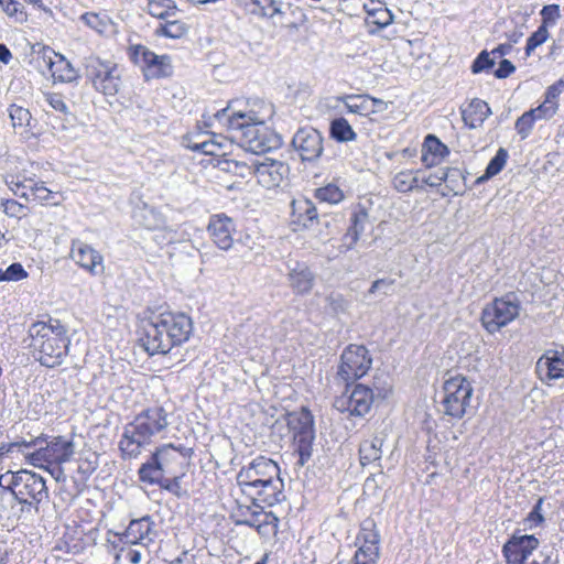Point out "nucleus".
<instances>
[{"label":"nucleus","instance_id":"nucleus-1","mask_svg":"<svg viewBox=\"0 0 564 564\" xmlns=\"http://www.w3.org/2000/svg\"><path fill=\"white\" fill-rule=\"evenodd\" d=\"M272 108L262 104L258 110H232L230 106L218 110L214 117L230 133L241 148L254 154H262L280 148L281 137L265 124Z\"/></svg>","mask_w":564,"mask_h":564},{"label":"nucleus","instance_id":"nucleus-2","mask_svg":"<svg viewBox=\"0 0 564 564\" xmlns=\"http://www.w3.org/2000/svg\"><path fill=\"white\" fill-rule=\"evenodd\" d=\"M237 484L257 507H272L285 499L280 467L264 456H258L243 466L237 474Z\"/></svg>","mask_w":564,"mask_h":564},{"label":"nucleus","instance_id":"nucleus-3","mask_svg":"<svg viewBox=\"0 0 564 564\" xmlns=\"http://www.w3.org/2000/svg\"><path fill=\"white\" fill-rule=\"evenodd\" d=\"M169 426L167 412L162 406H152L141 411L123 426L118 443L123 459H135L142 451L153 443V438Z\"/></svg>","mask_w":564,"mask_h":564},{"label":"nucleus","instance_id":"nucleus-4","mask_svg":"<svg viewBox=\"0 0 564 564\" xmlns=\"http://www.w3.org/2000/svg\"><path fill=\"white\" fill-rule=\"evenodd\" d=\"M30 348L35 360L42 366L54 368L64 362L68 354L69 338L65 326L58 319L36 322L29 329Z\"/></svg>","mask_w":564,"mask_h":564},{"label":"nucleus","instance_id":"nucleus-5","mask_svg":"<svg viewBox=\"0 0 564 564\" xmlns=\"http://www.w3.org/2000/svg\"><path fill=\"white\" fill-rule=\"evenodd\" d=\"M12 499L21 505L22 512L35 513L40 511V505L47 502L50 498L46 480L39 474L21 469L10 474L9 486Z\"/></svg>","mask_w":564,"mask_h":564},{"label":"nucleus","instance_id":"nucleus-6","mask_svg":"<svg viewBox=\"0 0 564 564\" xmlns=\"http://www.w3.org/2000/svg\"><path fill=\"white\" fill-rule=\"evenodd\" d=\"M183 460L184 455L180 448L172 444L162 445L140 466L139 479L142 482L154 484L160 480V476L176 474Z\"/></svg>","mask_w":564,"mask_h":564},{"label":"nucleus","instance_id":"nucleus-7","mask_svg":"<svg viewBox=\"0 0 564 564\" xmlns=\"http://www.w3.org/2000/svg\"><path fill=\"white\" fill-rule=\"evenodd\" d=\"M84 66L87 79L97 91L106 96H115L119 91L121 72L116 63L90 55L85 58Z\"/></svg>","mask_w":564,"mask_h":564},{"label":"nucleus","instance_id":"nucleus-8","mask_svg":"<svg viewBox=\"0 0 564 564\" xmlns=\"http://www.w3.org/2000/svg\"><path fill=\"white\" fill-rule=\"evenodd\" d=\"M288 426L293 433L295 451L299 454L297 464L304 466L312 456V445L315 438L313 414L306 408H302L299 412H292L288 417Z\"/></svg>","mask_w":564,"mask_h":564},{"label":"nucleus","instance_id":"nucleus-9","mask_svg":"<svg viewBox=\"0 0 564 564\" xmlns=\"http://www.w3.org/2000/svg\"><path fill=\"white\" fill-rule=\"evenodd\" d=\"M473 391L471 383L460 375L447 379L443 384L444 413L453 419H462L470 403Z\"/></svg>","mask_w":564,"mask_h":564},{"label":"nucleus","instance_id":"nucleus-10","mask_svg":"<svg viewBox=\"0 0 564 564\" xmlns=\"http://www.w3.org/2000/svg\"><path fill=\"white\" fill-rule=\"evenodd\" d=\"M45 442L41 447L32 453L25 454L29 464L34 467H44L47 465H62L70 460L75 453V445L72 440L64 436H55L48 441L45 436Z\"/></svg>","mask_w":564,"mask_h":564},{"label":"nucleus","instance_id":"nucleus-11","mask_svg":"<svg viewBox=\"0 0 564 564\" xmlns=\"http://www.w3.org/2000/svg\"><path fill=\"white\" fill-rule=\"evenodd\" d=\"M131 61L141 67L147 79L169 77L173 73L171 57L158 55L144 45H132L129 48Z\"/></svg>","mask_w":564,"mask_h":564},{"label":"nucleus","instance_id":"nucleus-12","mask_svg":"<svg viewBox=\"0 0 564 564\" xmlns=\"http://www.w3.org/2000/svg\"><path fill=\"white\" fill-rule=\"evenodd\" d=\"M372 359L364 345H349L340 356L337 376L345 382L364 377L370 369Z\"/></svg>","mask_w":564,"mask_h":564},{"label":"nucleus","instance_id":"nucleus-13","mask_svg":"<svg viewBox=\"0 0 564 564\" xmlns=\"http://www.w3.org/2000/svg\"><path fill=\"white\" fill-rule=\"evenodd\" d=\"M519 311L518 301L514 296L508 294L505 297L496 299L484 308L481 323L489 333L494 334L518 317Z\"/></svg>","mask_w":564,"mask_h":564},{"label":"nucleus","instance_id":"nucleus-14","mask_svg":"<svg viewBox=\"0 0 564 564\" xmlns=\"http://www.w3.org/2000/svg\"><path fill=\"white\" fill-rule=\"evenodd\" d=\"M373 403V391L364 384H356L351 391L348 389L334 401V408L349 416L366 415Z\"/></svg>","mask_w":564,"mask_h":564},{"label":"nucleus","instance_id":"nucleus-15","mask_svg":"<svg viewBox=\"0 0 564 564\" xmlns=\"http://www.w3.org/2000/svg\"><path fill=\"white\" fill-rule=\"evenodd\" d=\"M149 318L153 322H158L161 332H165L170 337L173 336L172 341L175 347L186 343L192 335L193 322L185 313H152Z\"/></svg>","mask_w":564,"mask_h":564},{"label":"nucleus","instance_id":"nucleus-16","mask_svg":"<svg viewBox=\"0 0 564 564\" xmlns=\"http://www.w3.org/2000/svg\"><path fill=\"white\" fill-rule=\"evenodd\" d=\"M248 170L250 174L256 176L258 183L268 189L279 187L290 173L286 163L270 158L251 161Z\"/></svg>","mask_w":564,"mask_h":564},{"label":"nucleus","instance_id":"nucleus-17","mask_svg":"<svg viewBox=\"0 0 564 564\" xmlns=\"http://www.w3.org/2000/svg\"><path fill=\"white\" fill-rule=\"evenodd\" d=\"M323 137L312 127L302 128L292 138V145L303 162L316 161L324 151Z\"/></svg>","mask_w":564,"mask_h":564},{"label":"nucleus","instance_id":"nucleus-18","mask_svg":"<svg viewBox=\"0 0 564 564\" xmlns=\"http://www.w3.org/2000/svg\"><path fill=\"white\" fill-rule=\"evenodd\" d=\"M36 54L37 58L43 61L54 82L72 83L78 78V72L70 62L51 47L42 46Z\"/></svg>","mask_w":564,"mask_h":564},{"label":"nucleus","instance_id":"nucleus-19","mask_svg":"<svg viewBox=\"0 0 564 564\" xmlns=\"http://www.w3.org/2000/svg\"><path fill=\"white\" fill-rule=\"evenodd\" d=\"M173 336L170 337L165 332H161L158 322H153L149 317L142 321V335L140 341L150 355L162 354L165 355L175 347L172 341Z\"/></svg>","mask_w":564,"mask_h":564},{"label":"nucleus","instance_id":"nucleus-20","mask_svg":"<svg viewBox=\"0 0 564 564\" xmlns=\"http://www.w3.org/2000/svg\"><path fill=\"white\" fill-rule=\"evenodd\" d=\"M155 523L150 516L131 520L122 533H116L119 542L123 544L149 545L156 536Z\"/></svg>","mask_w":564,"mask_h":564},{"label":"nucleus","instance_id":"nucleus-21","mask_svg":"<svg viewBox=\"0 0 564 564\" xmlns=\"http://www.w3.org/2000/svg\"><path fill=\"white\" fill-rule=\"evenodd\" d=\"M539 540L534 535L513 534L502 546V554L507 564H524L529 556L539 547Z\"/></svg>","mask_w":564,"mask_h":564},{"label":"nucleus","instance_id":"nucleus-22","mask_svg":"<svg viewBox=\"0 0 564 564\" xmlns=\"http://www.w3.org/2000/svg\"><path fill=\"white\" fill-rule=\"evenodd\" d=\"M207 231L213 242L224 251L231 249L234 234L236 232L235 220L224 213L214 214L209 217Z\"/></svg>","mask_w":564,"mask_h":564},{"label":"nucleus","instance_id":"nucleus-23","mask_svg":"<svg viewBox=\"0 0 564 564\" xmlns=\"http://www.w3.org/2000/svg\"><path fill=\"white\" fill-rule=\"evenodd\" d=\"M539 379L551 386L553 381L564 379V351L549 349L535 364Z\"/></svg>","mask_w":564,"mask_h":564},{"label":"nucleus","instance_id":"nucleus-24","mask_svg":"<svg viewBox=\"0 0 564 564\" xmlns=\"http://www.w3.org/2000/svg\"><path fill=\"white\" fill-rule=\"evenodd\" d=\"M70 258L91 275H101L105 271L104 257L100 252L80 240L72 242Z\"/></svg>","mask_w":564,"mask_h":564},{"label":"nucleus","instance_id":"nucleus-25","mask_svg":"<svg viewBox=\"0 0 564 564\" xmlns=\"http://www.w3.org/2000/svg\"><path fill=\"white\" fill-rule=\"evenodd\" d=\"M346 111L361 117L383 111L388 105L381 99L370 97L369 95H344L338 97Z\"/></svg>","mask_w":564,"mask_h":564},{"label":"nucleus","instance_id":"nucleus-26","mask_svg":"<svg viewBox=\"0 0 564 564\" xmlns=\"http://www.w3.org/2000/svg\"><path fill=\"white\" fill-rule=\"evenodd\" d=\"M370 226L369 214L366 208L361 206H357L354 208L350 219L349 226L347 228L346 234L341 238V243L339 246L340 252H347L357 245L358 240L365 232L366 228Z\"/></svg>","mask_w":564,"mask_h":564},{"label":"nucleus","instance_id":"nucleus-27","mask_svg":"<svg viewBox=\"0 0 564 564\" xmlns=\"http://www.w3.org/2000/svg\"><path fill=\"white\" fill-rule=\"evenodd\" d=\"M291 223L297 228L308 229L318 223L316 206L305 196H299L291 202Z\"/></svg>","mask_w":564,"mask_h":564},{"label":"nucleus","instance_id":"nucleus-28","mask_svg":"<svg viewBox=\"0 0 564 564\" xmlns=\"http://www.w3.org/2000/svg\"><path fill=\"white\" fill-rule=\"evenodd\" d=\"M449 154L448 148L434 134H427L421 150V162L427 169L438 165Z\"/></svg>","mask_w":564,"mask_h":564},{"label":"nucleus","instance_id":"nucleus-29","mask_svg":"<svg viewBox=\"0 0 564 564\" xmlns=\"http://www.w3.org/2000/svg\"><path fill=\"white\" fill-rule=\"evenodd\" d=\"M364 9L367 13L366 24L370 28L372 25L375 26V29L370 30L371 33L381 30L393 22L392 13L380 1L368 0L365 2Z\"/></svg>","mask_w":564,"mask_h":564},{"label":"nucleus","instance_id":"nucleus-30","mask_svg":"<svg viewBox=\"0 0 564 564\" xmlns=\"http://www.w3.org/2000/svg\"><path fill=\"white\" fill-rule=\"evenodd\" d=\"M290 285L297 294L308 293L314 284V274L305 263L296 262L289 271Z\"/></svg>","mask_w":564,"mask_h":564},{"label":"nucleus","instance_id":"nucleus-31","mask_svg":"<svg viewBox=\"0 0 564 564\" xmlns=\"http://www.w3.org/2000/svg\"><path fill=\"white\" fill-rule=\"evenodd\" d=\"M491 115L490 107L481 99L475 98L462 110L463 120L471 129L480 127Z\"/></svg>","mask_w":564,"mask_h":564},{"label":"nucleus","instance_id":"nucleus-32","mask_svg":"<svg viewBox=\"0 0 564 564\" xmlns=\"http://www.w3.org/2000/svg\"><path fill=\"white\" fill-rule=\"evenodd\" d=\"M133 219L139 226L148 230H156L164 225V219L161 213L147 204L134 209Z\"/></svg>","mask_w":564,"mask_h":564},{"label":"nucleus","instance_id":"nucleus-33","mask_svg":"<svg viewBox=\"0 0 564 564\" xmlns=\"http://www.w3.org/2000/svg\"><path fill=\"white\" fill-rule=\"evenodd\" d=\"M420 170H402L394 174L392 185L399 193H409L415 189H423L420 184Z\"/></svg>","mask_w":564,"mask_h":564},{"label":"nucleus","instance_id":"nucleus-34","mask_svg":"<svg viewBox=\"0 0 564 564\" xmlns=\"http://www.w3.org/2000/svg\"><path fill=\"white\" fill-rule=\"evenodd\" d=\"M383 438L375 436L371 440H365L359 446V456L361 465H368L380 460L382 456Z\"/></svg>","mask_w":564,"mask_h":564},{"label":"nucleus","instance_id":"nucleus-35","mask_svg":"<svg viewBox=\"0 0 564 564\" xmlns=\"http://www.w3.org/2000/svg\"><path fill=\"white\" fill-rule=\"evenodd\" d=\"M80 20L90 29L102 35L111 34L115 25L106 13L86 12L80 15Z\"/></svg>","mask_w":564,"mask_h":564},{"label":"nucleus","instance_id":"nucleus-36","mask_svg":"<svg viewBox=\"0 0 564 564\" xmlns=\"http://www.w3.org/2000/svg\"><path fill=\"white\" fill-rule=\"evenodd\" d=\"M147 11L150 15L163 21L175 18L177 7L174 0H147Z\"/></svg>","mask_w":564,"mask_h":564},{"label":"nucleus","instance_id":"nucleus-37","mask_svg":"<svg viewBox=\"0 0 564 564\" xmlns=\"http://www.w3.org/2000/svg\"><path fill=\"white\" fill-rule=\"evenodd\" d=\"M330 137L337 142H350L357 139V133L344 117L335 118L329 126Z\"/></svg>","mask_w":564,"mask_h":564},{"label":"nucleus","instance_id":"nucleus-38","mask_svg":"<svg viewBox=\"0 0 564 564\" xmlns=\"http://www.w3.org/2000/svg\"><path fill=\"white\" fill-rule=\"evenodd\" d=\"M187 33V26L184 22L178 19L170 18L163 20L155 29L158 36H164L169 39H181Z\"/></svg>","mask_w":564,"mask_h":564},{"label":"nucleus","instance_id":"nucleus-39","mask_svg":"<svg viewBox=\"0 0 564 564\" xmlns=\"http://www.w3.org/2000/svg\"><path fill=\"white\" fill-rule=\"evenodd\" d=\"M355 543L380 546V534L373 519L367 518L361 522Z\"/></svg>","mask_w":564,"mask_h":564},{"label":"nucleus","instance_id":"nucleus-40","mask_svg":"<svg viewBox=\"0 0 564 564\" xmlns=\"http://www.w3.org/2000/svg\"><path fill=\"white\" fill-rule=\"evenodd\" d=\"M205 137L204 140H188L186 143V148H188L192 151L200 152L203 154L207 155H218V152L220 151V143L215 141L213 138L199 134L197 138Z\"/></svg>","mask_w":564,"mask_h":564},{"label":"nucleus","instance_id":"nucleus-41","mask_svg":"<svg viewBox=\"0 0 564 564\" xmlns=\"http://www.w3.org/2000/svg\"><path fill=\"white\" fill-rule=\"evenodd\" d=\"M315 197L319 202L338 204L344 199L343 191L335 184L329 183L315 189Z\"/></svg>","mask_w":564,"mask_h":564},{"label":"nucleus","instance_id":"nucleus-42","mask_svg":"<svg viewBox=\"0 0 564 564\" xmlns=\"http://www.w3.org/2000/svg\"><path fill=\"white\" fill-rule=\"evenodd\" d=\"M460 176V171L458 169H441L435 173L430 174L426 177L420 178V184L430 186V187H437L443 182H448L451 176Z\"/></svg>","mask_w":564,"mask_h":564},{"label":"nucleus","instance_id":"nucleus-43","mask_svg":"<svg viewBox=\"0 0 564 564\" xmlns=\"http://www.w3.org/2000/svg\"><path fill=\"white\" fill-rule=\"evenodd\" d=\"M509 158V153L505 148H499L496 152L495 156L489 161L485 175L479 178V181L484 178H490L500 173L503 169V166L507 163V160Z\"/></svg>","mask_w":564,"mask_h":564},{"label":"nucleus","instance_id":"nucleus-44","mask_svg":"<svg viewBox=\"0 0 564 564\" xmlns=\"http://www.w3.org/2000/svg\"><path fill=\"white\" fill-rule=\"evenodd\" d=\"M8 111L14 129H25L30 126L32 116L29 109L18 105H11Z\"/></svg>","mask_w":564,"mask_h":564},{"label":"nucleus","instance_id":"nucleus-45","mask_svg":"<svg viewBox=\"0 0 564 564\" xmlns=\"http://www.w3.org/2000/svg\"><path fill=\"white\" fill-rule=\"evenodd\" d=\"M28 272L20 262H13L8 268H0V282H19L28 278Z\"/></svg>","mask_w":564,"mask_h":564},{"label":"nucleus","instance_id":"nucleus-46","mask_svg":"<svg viewBox=\"0 0 564 564\" xmlns=\"http://www.w3.org/2000/svg\"><path fill=\"white\" fill-rule=\"evenodd\" d=\"M262 517L261 527L256 529L257 532L263 538L274 536L278 533L279 518L271 511H269V516Z\"/></svg>","mask_w":564,"mask_h":564},{"label":"nucleus","instance_id":"nucleus-47","mask_svg":"<svg viewBox=\"0 0 564 564\" xmlns=\"http://www.w3.org/2000/svg\"><path fill=\"white\" fill-rule=\"evenodd\" d=\"M37 182V178H30L29 181L24 183H17L14 180H6V184L9 186V188L12 191V193L17 196H20L22 198H25L26 200H30L29 192L33 191Z\"/></svg>","mask_w":564,"mask_h":564},{"label":"nucleus","instance_id":"nucleus-48","mask_svg":"<svg viewBox=\"0 0 564 564\" xmlns=\"http://www.w3.org/2000/svg\"><path fill=\"white\" fill-rule=\"evenodd\" d=\"M549 37V31L546 25H540L535 32H533L525 45V55L530 56L532 52L540 45H542Z\"/></svg>","mask_w":564,"mask_h":564},{"label":"nucleus","instance_id":"nucleus-49","mask_svg":"<svg viewBox=\"0 0 564 564\" xmlns=\"http://www.w3.org/2000/svg\"><path fill=\"white\" fill-rule=\"evenodd\" d=\"M558 551L551 545H545L530 564H558Z\"/></svg>","mask_w":564,"mask_h":564},{"label":"nucleus","instance_id":"nucleus-50","mask_svg":"<svg viewBox=\"0 0 564 564\" xmlns=\"http://www.w3.org/2000/svg\"><path fill=\"white\" fill-rule=\"evenodd\" d=\"M495 65V58L490 57V54L487 51H482L478 54L475 61L471 64V72L474 74H479L485 70H489Z\"/></svg>","mask_w":564,"mask_h":564},{"label":"nucleus","instance_id":"nucleus-51","mask_svg":"<svg viewBox=\"0 0 564 564\" xmlns=\"http://www.w3.org/2000/svg\"><path fill=\"white\" fill-rule=\"evenodd\" d=\"M535 121V118L530 111L524 112L518 118L516 122V130L518 134L521 135V139H525L530 134Z\"/></svg>","mask_w":564,"mask_h":564},{"label":"nucleus","instance_id":"nucleus-52","mask_svg":"<svg viewBox=\"0 0 564 564\" xmlns=\"http://www.w3.org/2000/svg\"><path fill=\"white\" fill-rule=\"evenodd\" d=\"M28 195H30V200H35L39 203H48L52 198H54L53 192L44 185V182L39 180L33 191L29 192Z\"/></svg>","mask_w":564,"mask_h":564},{"label":"nucleus","instance_id":"nucleus-53","mask_svg":"<svg viewBox=\"0 0 564 564\" xmlns=\"http://www.w3.org/2000/svg\"><path fill=\"white\" fill-rule=\"evenodd\" d=\"M283 2L279 0H262L261 18L273 19L276 15H283Z\"/></svg>","mask_w":564,"mask_h":564},{"label":"nucleus","instance_id":"nucleus-54","mask_svg":"<svg viewBox=\"0 0 564 564\" xmlns=\"http://www.w3.org/2000/svg\"><path fill=\"white\" fill-rule=\"evenodd\" d=\"M557 107V104H552L551 101L544 100L539 107L531 109L529 111L532 113L535 120H546L555 115Z\"/></svg>","mask_w":564,"mask_h":564},{"label":"nucleus","instance_id":"nucleus-55","mask_svg":"<svg viewBox=\"0 0 564 564\" xmlns=\"http://www.w3.org/2000/svg\"><path fill=\"white\" fill-rule=\"evenodd\" d=\"M43 100L55 111H58L64 115H66L68 112V107L65 104L62 95H59V94L45 93V94H43Z\"/></svg>","mask_w":564,"mask_h":564},{"label":"nucleus","instance_id":"nucleus-56","mask_svg":"<svg viewBox=\"0 0 564 564\" xmlns=\"http://www.w3.org/2000/svg\"><path fill=\"white\" fill-rule=\"evenodd\" d=\"M542 24L547 26H553L557 19L561 17L560 7L557 4H549L544 6L541 10Z\"/></svg>","mask_w":564,"mask_h":564},{"label":"nucleus","instance_id":"nucleus-57","mask_svg":"<svg viewBox=\"0 0 564 564\" xmlns=\"http://www.w3.org/2000/svg\"><path fill=\"white\" fill-rule=\"evenodd\" d=\"M173 478H165L164 476H160V480L154 482L153 485H159L162 489H165L175 496L181 495V484L180 477L174 474Z\"/></svg>","mask_w":564,"mask_h":564},{"label":"nucleus","instance_id":"nucleus-58","mask_svg":"<svg viewBox=\"0 0 564 564\" xmlns=\"http://www.w3.org/2000/svg\"><path fill=\"white\" fill-rule=\"evenodd\" d=\"M1 207L9 217L21 218L24 215V206L14 199H3Z\"/></svg>","mask_w":564,"mask_h":564},{"label":"nucleus","instance_id":"nucleus-59","mask_svg":"<svg viewBox=\"0 0 564 564\" xmlns=\"http://www.w3.org/2000/svg\"><path fill=\"white\" fill-rule=\"evenodd\" d=\"M393 283L394 281L389 279L376 280L368 290V294H375L377 292H380L383 295H389L390 291L392 290Z\"/></svg>","mask_w":564,"mask_h":564},{"label":"nucleus","instance_id":"nucleus-60","mask_svg":"<svg viewBox=\"0 0 564 564\" xmlns=\"http://www.w3.org/2000/svg\"><path fill=\"white\" fill-rule=\"evenodd\" d=\"M262 516H269V511H264L263 507L260 508V510H254L249 513V517L246 518L240 523L253 529H257L258 527H261L263 517Z\"/></svg>","mask_w":564,"mask_h":564},{"label":"nucleus","instance_id":"nucleus-61","mask_svg":"<svg viewBox=\"0 0 564 564\" xmlns=\"http://www.w3.org/2000/svg\"><path fill=\"white\" fill-rule=\"evenodd\" d=\"M543 499L540 498L533 509L529 512L525 521L530 523V528L533 525H539L544 521V518L542 516L541 509H542Z\"/></svg>","mask_w":564,"mask_h":564},{"label":"nucleus","instance_id":"nucleus-62","mask_svg":"<svg viewBox=\"0 0 564 564\" xmlns=\"http://www.w3.org/2000/svg\"><path fill=\"white\" fill-rule=\"evenodd\" d=\"M564 90V80L558 79L556 83L547 87L545 91V99L546 101H551L552 104H557L556 99L557 97L563 93Z\"/></svg>","mask_w":564,"mask_h":564},{"label":"nucleus","instance_id":"nucleus-63","mask_svg":"<svg viewBox=\"0 0 564 564\" xmlns=\"http://www.w3.org/2000/svg\"><path fill=\"white\" fill-rule=\"evenodd\" d=\"M0 7L9 17L22 14L23 7L15 0H0Z\"/></svg>","mask_w":564,"mask_h":564},{"label":"nucleus","instance_id":"nucleus-64","mask_svg":"<svg viewBox=\"0 0 564 564\" xmlns=\"http://www.w3.org/2000/svg\"><path fill=\"white\" fill-rule=\"evenodd\" d=\"M516 70L514 65L509 59H502L499 63V67L495 70V76L497 78H507Z\"/></svg>","mask_w":564,"mask_h":564}]
</instances>
